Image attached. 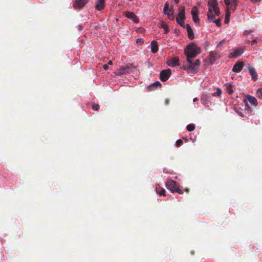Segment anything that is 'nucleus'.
Here are the masks:
<instances>
[{"label": "nucleus", "instance_id": "nucleus-1", "mask_svg": "<svg viewBox=\"0 0 262 262\" xmlns=\"http://www.w3.org/2000/svg\"><path fill=\"white\" fill-rule=\"evenodd\" d=\"M187 57V61L191 62V59L194 58L201 53V49L194 42H191L185 50Z\"/></svg>", "mask_w": 262, "mask_h": 262}, {"label": "nucleus", "instance_id": "nucleus-2", "mask_svg": "<svg viewBox=\"0 0 262 262\" xmlns=\"http://www.w3.org/2000/svg\"><path fill=\"white\" fill-rule=\"evenodd\" d=\"M208 5V13L207 14V17L209 20H213L215 16H219L220 14V11L218 5Z\"/></svg>", "mask_w": 262, "mask_h": 262}, {"label": "nucleus", "instance_id": "nucleus-3", "mask_svg": "<svg viewBox=\"0 0 262 262\" xmlns=\"http://www.w3.org/2000/svg\"><path fill=\"white\" fill-rule=\"evenodd\" d=\"M200 64L201 61L199 59H196L194 62H193L191 60V62H188L187 65L185 66V69L189 72H195L198 69Z\"/></svg>", "mask_w": 262, "mask_h": 262}, {"label": "nucleus", "instance_id": "nucleus-4", "mask_svg": "<svg viewBox=\"0 0 262 262\" xmlns=\"http://www.w3.org/2000/svg\"><path fill=\"white\" fill-rule=\"evenodd\" d=\"M171 75V70L169 69L162 70L160 74V79L162 81H167Z\"/></svg>", "mask_w": 262, "mask_h": 262}, {"label": "nucleus", "instance_id": "nucleus-5", "mask_svg": "<svg viewBox=\"0 0 262 262\" xmlns=\"http://www.w3.org/2000/svg\"><path fill=\"white\" fill-rule=\"evenodd\" d=\"M166 185L167 188L172 192H174L178 187L177 182L172 180H168L166 183Z\"/></svg>", "mask_w": 262, "mask_h": 262}, {"label": "nucleus", "instance_id": "nucleus-6", "mask_svg": "<svg viewBox=\"0 0 262 262\" xmlns=\"http://www.w3.org/2000/svg\"><path fill=\"white\" fill-rule=\"evenodd\" d=\"M123 14L126 17L132 20L136 23H138L139 21V19L138 16L132 12L125 11L123 12Z\"/></svg>", "mask_w": 262, "mask_h": 262}, {"label": "nucleus", "instance_id": "nucleus-7", "mask_svg": "<svg viewBox=\"0 0 262 262\" xmlns=\"http://www.w3.org/2000/svg\"><path fill=\"white\" fill-rule=\"evenodd\" d=\"M88 2V0H75L73 7L76 9H81Z\"/></svg>", "mask_w": 262, "mask_h": 262}, {"label": "nucleus", "instance_id": "nucleus-8", "mask_svg": "<svg viewBox=\"0 0 262 262\" xmlns=\"http://www.w3.org/2000/svg\"><path fill=\"white\" fill-rule=\"evenodd\" d=\"M238 0H224L225 4L227 6H230L231 9L235 11L237 6Z\"/></svg>", "mask_w": 262, "mask_h": 262}, {"label": "nucleus", "instance_id": "nucleus-9", "mask_svg": "<svg viewBox=\"0 0 262 262\" xmlns=\"http://www.w3.org/2000/svg\"><path fill=\"white\" fill-rule=\"evenodd\" d=\"M130 70V69L129 66H123L117 70L116 73L118 75H124L129 73Z\"/></svg>", "mask_w": 262, "mask_h": 262}, {"label": "nucleus", "instance_id": "nucleus-10", "mask_svg": "<svg viewBox=\"0 0 262 262\" xmlns=\"http://www.w3.org/2000/svg\"><path fill=\"white\" fill-rule=\"evenodd\" d=\"M219 57V54L216 52L211 51L209 53V60L211 64H213Z\"/></svg>", "mask_w": 262, "mask_h": 262}, {"label": "nucleus", "instance_id": "nucleus-11", "mask_svg": "<svg viewBox=\"0 0 262 262\" xmlns=\"http://www.w3.org/2000/svg\"><path fill=\"white\" fill-rule=\"evenodd\" d=\"M243 62L238 61L236 62L232 68V71L235 73L241 72L243 69Z\"/></svg>", "mask_w": 262, "mask_h": 262}, {"label": "nucleus", "instance_id": "nucleus-12", "mask_svg": "<svg viewBox=\"0 0 262 262\" xmlns=\"http://www.w3.org/2000/svg\"><path fill=\"white\" fill-rule=\"evenodd\" d=\"M243 52L244 51L243 49L237 48L230 53V56L233 58H237L242 55Z\"/></svg>", "mask_w": 262, "mask_h": 262}, {"label": "nucleus", "instance_id": "nucleus-13", "mask_svg": "<svg viewBox=\"0 0 262 262\" xmlns=\"http://www.w3.org/2000/svg\"><path fill=\"white\" fill-rule=\"evenodd\" d=\"M180 19L181 20H185V8H182L181 9H178V15L176 17V19Z\"/></svg>", "mask_w": 262, "mask_h": 262}, {"label": "nucleus", "instance_id": "nucleus-14", "mask_svg": "<svg viewBox=\"0 0 262 262\" xmlns=\"http://www.w3.org/2000/svg\"><path fill=\"white\" fill-rule=\"evenodd\" d=\"M186 28L189 39L190 40H193L194 38V35L190 26L189 24H187L186 26Z\"/></svg>", "mask_w": 262, "mask_h": 262}, {"label": "nucleus", "instance_id": "nucleus-15", "mask_svg": "<svg viewBox=\"0 0 262 262\" xmlns=\"http://www.w3.org/2000/svg\"><path fill=\"white\" fill-rule=\"evenodd\" d=\"M246 98L248 100V101L253 105L254 106H256L258 104L256 98L254 97L248 95L246 96Z\"/></svg>", "mask_w": 262, "mask_h": 262}, {"label": "nucleus", "instance_id": "nucleus-16", "mask_svg": "<svg viewBox=\"0 0 262 262\" xmlns=\"http://www.w3.org/2000/svg\"><path fill=\"white\" fill-rule=\"evenodd\" d=\"M150 46L151 52L153 53H156L159 49L157 41L155 40H152L150 43Z\"/></svg>", "mask_w": 262, "mask_h": 262}, {"label": "nucleus", "instance_id": "nucleus-17", "mask_svg": "<svg viewBox=\"0 0 262 262\" xmlns=\"http://www.w3.org/2000/svg\"><path fill=\"white\" fill-rule=\"evenodd\" d=\"M179 59L177 57H173L170 59L169 61L168 65L172 67H174L177 66L179 65Z\"/></svg>", "mask_w": 262, "mask_h": 262}, {"label": "nucleus", "instance_id": "nucleus-18", "mask_svg": "<svg viewBox=\"0 0 262 262\" xmlns=\"http://www.w3.org/2000/svg\"><path fill=\"white\" fill-rule=\"evenodd\" d=\"M201 103L204 105H208L210 102V98L206 94H203L201 97Z\"/></svg>", "mask_w": 262, "mask_h": 262}, {"label": "nucleus", "instance_id": "nucleus-19", "mask_svg": "<svg viewBox=\"0 0 262 262\" xmlns=\"http://www.w3.org/2000/svg\"><path fill=\"white\" fill-rule=\"evenodd\" d=\"M104 0H97L95 8L98 10H101L104 8Z\"/></svg>", "mask_w": 262, "mask_h": 262}, {"label": "nucleus", "instance_id": "nucleus-20", "mask_svg": "<svg viewBox=\"0 0 262 262\" xmlns=\"http://www.w3.org/2000/svg\"><path fill=\"white\" fill-rule=\"evenodd\" d=\"M158 86H161V84L159 81H156L147 87L148 91H151L155 90Z\"/></svg>", "mask_w": 262, "mask_h": 262}, {"label": "nucleus", "instance_id": "nucleus-21", "mask_svg": "<svg viewBox=\"0 0 262 262\" xmlns=\"http://www.w3.org/2000/svg\"><path fill=\"white\" fill-rule=\"evenodd\" d=\"M249 71L251 76H252V79L254 81L257 80V74L256 72L255 71V70L252 67H249Z\"/></svg>", "mask_w": 262, "mask_h": 262}, {"label": "nucleus", "instance_id": "nucleus-22", "mask_svg": "<svg viewBox=\"0 0 262 262\" xmlns=\"http://www.w3.org/2000/svg\"><path fill=\"white\" fill-rule=\"evenodd\" d=\"M174 11L173 10V7L170 8L169 11L167 12L166 13H164V14L167 15L168 18L171 20H173L174 19Z\"/></svg>", "mask_w": 262, "mask_h": 262}, {"label": "nucleus", "instance_id": "nucleus-23", "mask_svg": "<svg viewBox=\"0 0 262 262\" xmlns=\"http://www.w3.org/2000/svg\"><path fill=\"white\" fill-rule=\"evenodd\" d=\"M156 191L160 195L165 196V190L159 185L156 186Z\"/></svg>", "mask_w": 262, "mask_h": 262}, {"label": "nucleus", "instance_id": "nucleus-24", "mask_svg": "<svg viewBox=\"0 0 262 262\" xmlns=\"http://www.w3.org/2000/svg\"><path fill=\"white\" fill-rule=\"evenodd\" d=\"M229 16H230V12L229 10L226 11L225 18V23L228 24L229 22Z\"/></svg>", "mask_w": 262, "mask_h": 262}, {"label": "nucleus", "instance_id": "nucleus-25", "mask_svg": "<svg viewBox=\"0 0 262 262\" xmlns=\"http://www.w3.org/2000/svg\"><path fill=\"white\" fill-rule=\"evenodd\" d=\"M161 27L164 29V33L167 34L169 31L168 26L163 22L161 24Z\"/></svg>", "mask_w": 262, "mask_h": 262}, {"label": "nucleus", "instance_id": "nucleus-26", "mask_svg": "<svg viewBox=\"0 0 262 262\" xmlns=\"http://www.w3.org/2000/svg\"><path fill=\"white\" fill-rule=\"evenodd\" d=\"M191 14L192 15V17L193 16L198 15V10L196 7H194L193 8H192L191 10Z\"/></svg>", "mask_w": 262, "mask_h": 262}, {"label": "nucleus", "instance_id": "nucleus-27", "mask_svg": "<svg viewBox=\"0 0 262 262\" xmlns=\"http://www.w3.org/2000/svg\"><path fill=\"white\" fill-rule=\"evenodd\" d=\"M209 21L215 23L217 27H220L221 26V19L220 18L216 20L214 18L213 20H209Z\"/></svg>", "mask_w": 262, "mask_h": 262}, {"label": "nucleus", "instance_id": "nucleus-28", "mask_svg": "<svg viewBox=\"0 0 262 262\" xmlns=\"http://www.w3.org/2000/svg\"><path fill=\"white\" fill-rule=\"evenodd\" d=\"M186 128L187 130L191 132L195 129V126L193 124H190L187 126Z\"/></svg>", "mask_w": 262, "mask_h": 262}, {"label": "nucleus", "instance_id": "nucleus-29", "mask_svg": "<svg viewBox=\"0 0 262 262\" xmlns=\"http://www.w3.org/2000/svg\"><path fill=\"white\" fill-rule=\"evenodd\" d=\"M177 23L180 25L181 27H183V28H185V23H184V21L185 20H181L180 19H177Z\"/></svg>", "mask_w": 262, "mask_h": 262}, {"label": "nucleus", "instance_id": "nucleus-30", "mask_svg": "<svg viewBox=\"0 0 262 262\" xmlns=\"http://www.w3.org/2000/svg\"><path fill=\"white\" fill-rule=\"evenodd\" d=\"M169 9L170 8H169V4L167 2V3H166L164 4V8H163V13H164V14L166 13L167 12H168L169 11Z\"/></svg>", "mask_w": 262, "mask_h": 262}, {"label": "nucleus", "instance_id": "nucleus-31", "mask_svg": "<svg viewBox=\"0 0 262 262\" xmlns=\"http://www.w3.org/2000/svg\"><path fill=\"white\" fill-rule=\"evenodd\" d=\"M222 90L220 89L217 88V92L212 93V96H220L222 94Z\"/></svg>", "mask_w": 262, "mask_h": 262}, {"label": "nucleus", "instance_id": "nucleus-32", "mask_svg": "<svg viewBox=\"0 0 262 262\" xmlns=\"http://www.w3.org/2000/svg\"><path fill=\"white\" fill-rule=\"evenodd\" d=\"M256 95L259 98L262 99V88H260L257 90Z\"/></svg>", "mask_w": 262, "mask_h": 262}, {"label": "nucleus", "instance_id": "nucleus-33", "mask_svg": "<svg viewBox=\"0 0 262 262\" xmlns=\"http://www.w3.org/2000/svg\"><path fill=\"white\" fill-rule=\"evenodd\" d=\"M208 5H218V3L216 0H209Z\"/></svg>", "mask_w": 262, "mask_h": 262}, {"label": "nucleus", "instance_id": "nucleus-34", "mask_svg": "<svg viewBox=\"0 0 262 262\" xmlns=\"http://www.w3.org/2000/svg\"><path fill=\"white\" fill-rule=\"evenodd\" d=\"M227 91L228 93L230 94H232L233 92V90L232 89V86L231 85H229L227 86Z\"/></svg>", "mask_w": 262, "mask_h": 262}, {"label": "nucleus", "instance_id": "nucleus-35", "mask_svg": "<svg viewBox=\"0 0 262 262\" xmlns=\"http://www.w3.org/2000/svg\"><path fill=\"white\" fill-rule=\"evenodd\" d=\"M183 141L181 139H179L176 141V145L178 147H180L183 144Z\"/></svg>", "mask_w": 262, "mask_h": 262}, {"label": "nucleus", "instance_id": "nucleus-36", "mask_svg": "<svg viewBox=\"0 0 262 262\" xmlns=\"http://www.w3.org/2000/svg\"><path fill=\"white\" fill-rule=\"evenodd\" d=\"M100 108L99 104H95L93 106L92 108L94 111H98Z\"/></svg>", "mask_w": 262, "mask_h": 262}, {"label": "nucleus", "instance_id": "nucleus-37", "mask_svg": "<svg viewBox=\"0 0 262 262\" xmlns=\"http://www.w3.org/2000/svg\"><path fill=\"white\" fill-rule=\"evenodd\" d=\"M193 20L195 23H197L199 21V18L198 17V15L197 16H193L192 17Z\"/></svg>", "mask_w": 262, "mask_h": 262}, {"label": "nucleus", "instance_id": "nucleus-38", "mask_svg": "<svg viewBox=\"0 0 262 262\" xmlns=\"http://www.w3.org/2000/svg\"><path fill=\"white\" fill-rule=\"evenodd\" d=\"M174 192H176L179 194H182L183 191V190H182L178 187Z\"/></svg>", "mask_w": 262, "mask_h": 262}, {"label": "nucleus", "instance_id": "nucleus-39", "mask_svg": "<svg viewBox=\"0 0 262 262\" xmlns=\"http://www.w3.org/2000/svg\"><path fill=\"white\" fill-rule=\"evenodd\" d=\"M83 29V27L81 25H79L77 26V30L79 31L82 30Z\"/></svg>", "mask_w": 262, "mask_h": 262}, {"label": "nucleus", "instance_id": "nucleus-40", "mask_svg": "<svg viewBox=\"0 0 262 262\" xmlns=\"http://www.w3.org/2000/svg\"><path fill=\"white\" fill-rule=\"evenodd\" d=\"M225 42V39H223L221 41H220L219 42V43L217 44V47H219L220 46L223 45V43H224Z\"/></svg>", "mask_w": 262, "mask_h": 262}, {"label": "nucleus", "instance_id": "nucleus-41", "mask_svg": "<svg viewBox=\"0 0 262 262\" xmlns=\"http://www.w3.org/2000/svg\"><path fill=\"white\" fill-rule=\"evenodd\" d=\"M103 67L105 70H107L108 69V66L107 64H104Z\"/></svg>", "mask_w": 262, "mask_h": 262}, {"label": "nucleus", "instance_id": "nucleus-42", "mask_svg": "<svg viewBox=\"0 0 262 262\" xmlns=\"http://www.w3.org/2000/svg\"><path fill=\"white\" fill-rule=\"evenodd\" d=\"M253 32V31H246L245 32V33H244V34H245L246 35H247L249 33H250V32Z\"/></svg>", "mask_w": 262, "mask_h": 262}, {"label": "nucleus", "instance_id": "nucleus-43", "mask_svg": "<svg viewBox=\"0 0 262 262\" xmlns=\"http://www.w3.org/2000/svg\"><path fill=\"white\" fill-rule=\"evenodd\" d=\"M107 64H108V66H109V65H112V64H113V62H112L111 60H110V61L107 62Z\"/></svg>", "mask_w": 262, "mask_h": 262}, {"label": "nucleus", "instance_id": "nucleus-44", "mask_svg": "<svg viewBox=\"0 0 262 262\" xmlns=\"http://www.w3.org/2000/svg\"><path fill=\"white\" fill-rule=\"evenodd\" d=\"M252 3L260 2L261 0H251Z\"/></svg>", "mask_w": 262, "mask_h": 262}, {"label": "nucleus", "instance_id": "nucleus-45", "mask_svg": "<svg viewBox=\"0 0 262 262\" xmlns=\"http://www.w3.org/2000/svg\"><path fill=\"white\" fill-rule=\"evenodd\" d=\"M256 42V40L255 39H254V40H252V41H251V43L253 45L255 44Z\"/></svg>", "mask_w": 262, "mask_h": 262}, {"label": "nucleus", "instance_id": "nucleus-46", "mask_svg": "<svg viewBox=\"0 0 262 262\" xmlns=\"http://www.w3.org/2000/svg\"><path fill=\"white\" fill-rule=\"evenodd\" d=\"M198 100H199V99H198V98H194L193 99V102H196V101H198Z\"/></svg>", "mask_w": 262, "mask_h": 262}, {"label": "nucleus", "instance_id": "nucleus-47", "mask_svg": "<svg viewBox=\"0 0 262 262\" xmlns=\"http://www.w3.org/2000/svg\"><path fill=\"white\" fill-rule=\"evenodd\" d=\"M173 1L174 2V3L176 4H178L179 2V0H173Z\"/></svg>", "mask_w": 262, "mask_h": 262}, {"label": "nucleus", "instance_id": "nucleus-48", "mask_svg": "<svg viewBox=\"0 0 262 262\" xmlns=\"http://www.w3.org/2000/svg\"><path fill=\"white\" fill-rule=\"evenodd\" d=\"M140 39H138L137 41V42H140Z\"/></svg>", "mask_w": 262, "mask_h": 262}, {"label": "nucleus", "instance_id": "nucleus-49", "mask_svg": "<svg viewBox=\"0 0 262 262\" xmlns=\"http://www.w3.org/2000/svg\"><path fill=\"white\" fill-rule=\"evenodd\" d=\"M140 39H138L137 41V42H140Z\"/></svg>", "mask_w": 262, "mask_h": 262}]
</instances>
